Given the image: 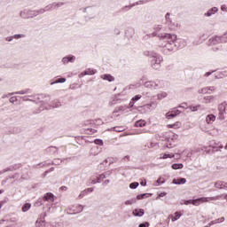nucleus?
Returning <instances> with one entry per match:
<instances>
[{
    "label": "nucleus",
    "instance_id": "nucleus-1",
    "mask_svg": "<svg viewBox=\"0 0 227 227\" xmlns=\"http://www.w3.org/2000/svg\"><path fill=\"white\" fill-rule=\"evenodd\" d=\"M160 38L167 42L160 45L161 47V52L166 56H169L175 49H184V47L187 46V42L184 39H178L176 35L162 34L160 35Z\"/></svg>",
    "mask_w": 227,
    "mask_h": 227
},
{
    "label": "nucleus",
    "instance_id": "nucleus-2",
    "mask_svg": "<svg viewBox=\"0 0 227 227\" xmlns=\"http://www.w3.org/2000/svg\"><path fill=\"white\" fill-rule=\"evenodd\" d=\"M144 56L151 58V67L153 70H159L160 68V63L163 61L162 56L150 51H144Z\"/></svg>",
    "mask_w": 227,
    "mask_h": 227
},
{
    "label": "nucleus",
    "instance_id": "nucleus-3",
    "mask_svg": "<svg viewBox=\"0 0 227 227\" xmlns=\"http://www.w3.org/2000/svg\"><path fill=\"white\" fill-rule=\"evenodd\" d=\"M144 86L148 90H162L164 88V81L159 79L148 81L144 83Z\"/></svg>",
    "mask_w": 227,
    "mask_h": 227
},
{
    "label": "nucleus",
    "instance_id": "nucleus-4",
    "mask_svg": "<svg viewBox=\"0 0 227 227\" xmlns=\"http://www.w3.org/2000/svg\"><path fill=\"white\" fill-rule=\"evenodd\" d=\"M218 120L222 121L227 120V103L223 102L218 105Z\"/></svg>",
    "mask_w": 227,
    "mask_h": 227
},
{
    "label": "nucleus",
    "instance_id": "nucleus-5",
    "mask_svg": "<svg viewBox=\"0 0 227 227\" xmlns=\"http://www.w3.org/2000/svg\"><path fill=\"white\" fill-rule=\"evenodd\" d=\"M215 200V197H201L196 200H192V205H194L195 207H200V205H201V203H207V201H214Z\"/></svg>",
    "mask_w": 227,
    "mask_h": 227
},
{
    "label": "nucleus",
    "instance_id": "nucleus-6",
    "mask_svg": "<svg viewBox=\"0 0 227 227\" xmlns=\"http://www.w3.org/2000/svg\"><path fill=\"white\" fill-rule=\"evenodd\" d=\"M223 42H227V40H224L223 36L215 35L209 38L207 42V45L209 46L219 45V43H223Z\"/></svg>",
    "mask_w": 227,
    "mask_h": 227
},
{
    "label": "nucleus",
    "instance_id": "nucleus-7",
    "mask_svg": "<svg viewBox=\"0 0 227 227\" xmlns=\"http://www.w3.org/2000/svg\"><path fill=\"white\" fill-rule=\"evenodd\" d=\"M83 13H86L85 19H89L91 20V19H95V8L89 6L82 10Z\"/></svg>",
    "mask_w": 227,
    "mask_h": 227
},
{
    "label": "nucleus",
    "instance_id": "nucleus-8",
    "mask_svg": "<svg viewBox=\"0 0 227 227\" xmlns=\"http://www.w3.org/2000/svg\"><path fill=\"white\" fill-rule=\"evenodd\" d=\"M160 35H168V33H157V31H153L152 34H148L145 35V38H153L155 36H157L158 38H160V44L159 46L160 47L161 43H167L168 41H164L160 38Z\"/></svg>",
    "mask_w": 227,
    "mask_h": 227
},
{
    "label": "nucleus",
    "instance_id": "nucleus-9",
    "mask_svg": "<svg viewBox=\"0 0 227 227\" xmlns=\"http://www.w3.org/2000/svg\"><path fill=\"white\" fill-rule=\"evenodd\" d=\"M36 100L43 102V104H49V102H51V96L47 94H40L37 95Z\"/></svg>",
    "mask_w": 227,
    "mask_h": 227
},
{
    "label": "nucleus",
    "instance_id": "nucleus-10",
    "mask_svg": "<svg viewBox=\"0 0 227 227\" xmlns=\"http://www.w3.org/2000/svg\"><path fill=\"white\" fill-rule=\"evenodd\" d=\"M182 112L176 108H174L171 112L166 114L167 120H172V118H176Z\"/></svg>",
    "mask_w": 227,
    "mask_h": 227
},
{
    "label": "nucleus",
    "instance_id": "nucleus-11",
    "mask_svg": "<svg viewBox=\"0 0 227 227\" xmlns=\"http://www.w3.org/2000/svg\"><path fill=\"white\" fill-rule=\"evenodd\" d=\"M61 6H65V3H63V2H58V3L54 2V3L50 4L49 5H47L46 8H48V9H46V10H50V12H51V10H58V8H61Z\"/></svg>",
    "mask_w": 227,
    "mask_h": 227
},
{
    "label": "nucleus",
    "instance_id": "nucleus-12",
    "mask_svg": "<svg viewBox=\"0 0 227 227\" xmlns=\"http://www.w3.org/2000/svg\"><path fill=\"white\" fill-rule=\"evenodd\" d=\"M75 61V56L69 55L62 59L63 65H68V63H74Z\"/></svg>",
    "mask_w": 227,
    "mask_h": 227
},
{
    "label": "nucleus",
    "instance_id": "nucleus-13",
    "mask_svg": "<svg viewBox=\"0 0 227 227\" xmlns=\"http://www.w3.org/2000/svg\"><path fill=\"white\" fill-rule=\"evenodd\" d=\"M97 74V69L88 68L80 74V77H84V75H95Z\"/></svg>",
    "mask_w": 227,
    "mask_h": 227
},
{
    "label": "nucleus",
    "instance_id": "nucleus-14",
    "mask_svg": "<svg viewBox=\"0 0 227 227\" xmlns=\"http://www.w3.org/2000/svg\"><path fill=\"white\" fill-rule=\"evenodd\" d=\"M215 187L216 189H224L225 191H227V183L224 181H216L215 183Z\"/></svg>",
    "mask_w": 227,
    "mask_h": 227
},
{
    "label": "nucleus",
    "instance_id": "nucleus-15",
    "mask_svg": "<svg viewBox=\"0 0 227 227\" xmlns=\"http://www.w3.org/2000/svg\"><path fill=\"white\" fill-rule=\"evenodd\" d=\"M135 217H143L145 215V209L143 208H136L132 212Z\"/></svg>",
    "mask_w": 227,
    "mask_h": 227
},
{
    "label": "nucleus",
    "instance_id": "nucleus-16",
    "mask_svg": "<svg viewBox=\"0 0 227 227\" xmlns=\"http://www.w3.org/2000/svg\"><path fill=\"white\" fill-rule=\"evenodd\" d=\"M104 121L102 119H97L95 121L90 120L85 122V125H103Z\"/></svg>",
    "mask_w": 227,
    "mask_h": 227
},
{
    "label": "nucleus",
    "instance_id": "nucleus-17",
    "mask_svg": "<svg viewBox=\"0 0 227 227\" xmlns=\"http://www.w3.org/2000/svg\"><path fill=\"white\" fill-rule=\"evenodd\" d=\"M217 12H219V9L217 7H212L204 15L205 17H212V15H215Z\"/></svg>",
    "mask_w": 227,
    "mask_h": 227
},
{
    "label": "nucleus",
    "instance_id": "nucleus-18",
    "mask_svg": "<svg viewBox=\"0 0 227 227\" xmlns=\"http://www.w3.org/2000/svg\"><path fill=\"white\" fill-rule=\"evenodd\" d=\"M28 93H32L31 89H25L23 90L11 92L9 93V95H27Z\"/></svg>",
    "mask_w": 227,
    "mask_h": 227
},
{
    "label": "nucleus",
    "instance_id": "nucleus-19",
    "mask_svg": "<svg viewBox=\"0 0 227 227\" xmlns=\"http://www.w3.org/2000/svg\"><path fill=\"white\" fill-rule=\"evenodd\" d=\"M43 201H50L51 203L54 202V194L51 192H47L43 196Z\"/></svg>",
    "mask_w": 227,
    "mask_h": 227
},
{
    "label": "nucleus",
    "instance_id": "nucleus-20",
    "mask_svg": "<svg viewBox=\"0 0 227 227\" xmlns=\"http://www.w3.org/2000/svg\"><path fill=\"white\" fill-rule=\"evenodd\" d=\"M215 100V96L204 97L203 104H212Z\"/></svg>",
    "mask_w": 227,
    "mask_h": 227
},
{
    "label": "nucleus",
    "instance_id": "nucleus-21",
    "mask_svg": "<svg viewBox=\"0 0 227 227\" xmlns=\"http://www.w3.org/2000/svg\"><path fill=\"white\" fill-rule=\"evenodd\" d=\"M185 182H187V179H185L184 177H180L178 179H174L172 184H175V185H182V184H185Z\"/></svg>",
    "mask_w": 227,
    "mask_h": 227
},
{
    "label": "nucleus",
    "instance_id": "nucleus-22",
    "mask_svg": "<svg viewBox=\"0 0 227 227\" xmlns=\"http://www.w3.org/2000/svg\"><path fill=\"white\" fill-rule=\"evenodd\" d=\"M101 79H103L104 81H108V82H113V81H114V76L109 74H106L101 75Z\"/></svg>",
    "mask_w": 227,
    "mask_h": 227
},
{
    "label": "nucleus",
    "instance_id": "nucleus-23",
    "mask_svg": "<svg viewBox=\"0 0 227 227\" xmlns=\"http://www.w3.org/2000/svg\"><path fill=\"white\" fill-rule=\"evenodd\" d=\"M206 121L208 125L214 123V121H215V115L214 114H208L206 117Z\"/></svg>",
    "mask_w": 227,
    "mask_h": 227
},
{
    "label": "nucleus",
    "instance_id": "nucleus-24",
    "mask_svg": "<svg viewBox=\"0 0 227 227\" xmlns=\"http://www.w3.org/2000/svg\"><path fill=\"white\" fill-rule=\"evenodd\" d=\"M63 82H67V78H64V77L58 78L54 82H51V86H54V84H59Z\"/></svg>",
    "mask_w": 227,
    "mask_h": 227
},
{
    "label": "nucleus",
    "instance_id": "nucleus-25",
    "mask_svg": "<svg viewBox=\"0 0 227 227\" xmlns=\"http://www.w3.org/2000/svg\"><path fill=\"white\" fill-rule=\"evenodd\" d=\"M62 162H63V160L57 158V159H54L51 163H48L47 166H51V164H52L53 166H59L61 165Z\"/></svg>",
    "mask_w": 227,
    "mask_h": 227
},
{
    "label": "nucleus",
    "instance_id": "nucleus-26",
    "mask_svg": "<svg viewBox=\"0 0 227 227\" xmlns=\"http://www.w3.org/2000/svg\"><path fill=\"white\" fill-rule=\"evenodd\" d=\"M20 16L21 19H29V11L27 10H23L20 12Z\"/></svg>",
    "mask_w": 227,
    "mask_h": 227
},
{
    "label": "nucleus",
    "instance_id": "nucleus-27",
    "mask_svg": "<svg viewBox=\"0 0 227 227\" xmlns=\"http://www.w3.org/2000/svg\"><path fill=\"white\" fill-rule=\"evenodd\" d=\"M152 193H141L137 196V200H145V198H150Z\"/></svg>",
    "mask_w": 227,
    "mask_h": 227
},
{
    "label": "nucleus",
    "instance_id": "nucleus-28",
    "mask_svg": "<svg viewBox=\"0 0 227 227\" xmlns=\"http://www.w3.org/2000/svg\"><path fill=\"white\" fill-rule=\"evenodd\" d=\"M116 169L118 168H113L103 173V175H105V178H109V176H111V175L114 174V171H116Z\"/></svg>",
    "mask_w": 227,
    "mask_h": 227
},
{
    "label": "nucleus",
    "instance_id": "nucleus-29",
    "mask_svg": "<svg viewBox=\"0 0 227 227\" xmlns=\"http://www.w3.org/2000/svg\"><path fill=\"white\" fill-rule=\"evenodd\" d=\"M146 125V121L144 120H139L135 122V127H145Z\"/></svg>",
    "mask_w": 227,
    "mask_h": 227
},
{
    "label": "nucleus",
    "instance_id": "nucleus-30",
    "mask_svg": "<svg viewBox=\"0 0 227 227\" xmlns=\"http://www.w3.org/2000/svg\"><path fill=\"white\" fill-rule=\"evenodd\" d=\"M46 152L48 153H56V152H58V147L56 146H50L46 149Z\"/></svg>",
    "mask_w": 227,
    "mask_h": 227
},
{
    "label": "nucleus",
    "instance_id": "nucleus-31",
    "mask_svg": "<svg viewBox=\"0 0 227 227\" xmlns=\"http://www.w3.org/2000/svg\"><path fill=\"white\" fill-rule=\"evenodd\" d=\"M172 169H183L184 168V164L182 163H174L171 166Z\"/></svg>",
    "mask_w": 227,
    "mask_h": 227
},
{
    "label": "nucleus",
    "instance_id": "nucleus-32",
    "mask_svg": "<svg viewBox=\"0 0 227 227\" xmlns=\"http://www.w3.org/2000/svg\"><path fill=\"white\" fill-rule=\"evenodd\" d=\"M45 12H51V10H49V8H47V6L44 9H40L35 11L36 15H42L43 13H45Z\"/></svg>",
    "mask_w": 227,
    "mask_h": 227
},
{
    "label": "nucleus",
    "instance_id": "nucleus-33",
    "mask_svg": "<svg viewBox=\"0 0 227 227\" xmlns=\"http://www.w3.org/2000/svg\"><path fill=\"white\" fill-rule=\"evenodd\" d=\"M137 200L136 198L130 199L129 200H126L124 202L125 205L129 206V205H134V203H137Z\"/></svg>",
    "mask_w": 227,
    "mask_h": 227
},
{
    "label": "nucleus",
    "instance_id": "nucleus-34",
    "mask_svg": "<svg viewBox=\"0 0 227 227\" xmlns=\"http://www.w3.org/2000/svg\"><path fill=\"white\" fill-rule=\"evenodd\" d=\"M168 129H179L180 128V122H175L174 124H168Z\"/></svg>",
    "mask_w": 227,
    "mask_h": 227
},
{
    "label": "nucleus",
    "instance_id": "nucleus-35",
    "mask_svg": "<svg viewBox=\"0 0 227 227\" xmlns=\"http://www.w3.org/2000/svg\"><path fill=\"white\" fill-rule=\"evenodd\" d=\"M31 208V203H26L22 207V212H27Z\"/></svg>",
    "mask_w": 227,
    "mask_h": 227
},
{
    "label": "nucleus",
    "instance_id": "nucleus-36",
    "mask_svg": "<svg viewBox=\"0 0 227 227\" xmlns=\"http://www.w3.org/2000/svg\"><path fill=\"white\" fill-rule=\"evenodd\" d=\"M141 111L144 113H150L152 110L150 109V106L148 105H145L141 106Z\"/></svg>",
    "mask_w": 227,
    "mask_h": 227
},
{
    "label": "nucleus",
    "instance_id": "nucleus-37",
    "mask_svg": "<svg viewBox=\"0 0 227 227\" xmlns=\"http://www.w3.org/2000/svg\"><path fill=\"white\" fill-rule=\"evenodd\" d=\"M165 20H166V22H167V24H168V26H169V24H171V13H169V12H167V14L165 15Z\"/></svg>",
    "mask_w": 227,
    "mask_h": 227
},
{
    "label": "nucleus",
    "instance_id": "nucleus-38",
    "mask_svg": "<svg viewBox=\"0 0 227 227\" xmlns=\"http://www.w3.org/2000/svg\"><path fill=\"white\" fill-rule=\"evenodd\" d=\"M52 107L54 108L61 107V102L59 100L52 101Z\"/></svg>",
    "mask_w": 227,
    "mask_h": 227
},
{
    "label": "nucleus",
    "instance_id": "nucleus-39",
    "mask_svg": "<svg viewBox=\"0 0 227 227\" xmlns=\"http://www.w3.org/2000/svg\"><path fill=\"white\" fill-rule=\"evenodd\" d=\"M175 157L174 153H164L163 156L161 157V159H173Z\"/></svg>",
    "mask_w": 227,
    "mask_h": 227
},
{
    "label": "nucleus",
    "instance_id": "nucleus-40",
    "mask_svg": "<svg viewBox=\"0 0 227 227\" xmlns=\"http://www.w3.org/2000/svg\"><path fill=\"white\" fill-rule=\"evenodd\" d=\"M139 187V183L137 182H133L129 184V189H137Z\"/></svg>",
    "mask_w": 227,
    "mask_h": 227
},
{
    "label": "nucleus",
    "instance_id": "nucleus-41",
    "mask_svg": "<svg viewBox=\"0 0 227 227\" xmlns=\"http://www.w3.org/2000/svg\"><path fill=\"white\" fill-rule=\"evenodd\" d=\"M179 217H182V215H180V213L178 212L175 213V216L171 219L172 223H175V221H178Z\"/></svg>",
    "mask_w": 227,
    "mask_h": 227
},
{
    "label": "nucleus",
    "instance_id": "nucleus-42",
    "mask_svg": "<svg viewBox=\"0 0 227 227\" xmlns=\"http://www.w3.org/2000/svg\"><path fill=\"white\" fill-rule=\"evenodd\" d=\"M95 145H98V146H103L104 145V140L97 138L94 140Z\"/></svg>",
    "mask_w": 227,
    "mask_h": 227
},
{
    "label": "nucleus",
    "instance_id": "nucleus-43",
    "mask_svg": "<svg viewBox=\"0 0 227 227\" xmlns=\"http://www.w3.org/2000/svg\"><path fill=\"white\" fill-rule=\"evenodd\" d=\"M129 10H132V5H125L121 8L120 12H129Z\"/></svg>",
    "mask_w": 227,
    "mask_h": 227
},
{
    "label": "nucleus",
    "instance_id": "nucleus-44",
    "mask_svg": "<svg viewBox=\"0 0 227 227\" xmlns=\"http://www.w3.org/2000/svg\"><path fill=\"white\" fill-rule=\"evenodd\" d=\"M102 180H106V175H104V174H101V175H99V176L97 177L98 184H100L102 182Z\"/></svg>",
    "mask_w": 227,
    "mask_h": 227
},
{
    "label": "nucleus",
    "instance_id": "nucleus-45",
    "mask_svg": "<svg viewBox=\"0 0 227 227\" xmlns=\"http://www.w3.org/2000/svg\"><path fill=\"white\" fill-rule=\"evenodd\" d=\"M28 14H29V19L37 17L36 11H28Z\"/></svg>",
    "mask_w": 227,
    "mask_h": 227
},
{
    "label": "nucleus",
    "instance_id": "nucleus-46",
    "mask_svg": "<svg viewBox=\"0 0 227 227\" xmlns=\"http://www.w3.org/2000/svg\"><path fill=\"white\" fill-rule=\"evenodd\" d=\"M146 105L149 106L151 111L152 109H155L157 107V103L155 102H151L150 104H146Z\"/></svg>",
    "mask_w": 227,
    "mask_h": 227
},
{
    "label": "nucleus",
    "instance_id": "nucleus-47",
    "mask_svg": "<svg viewBox=\"0 0 227 227\" xmlns=\"http://www.w3.org/2000/svg\"><path fill=\"white\" fill-rule=\"evenodd\" d=\"M199 93H202V94H207V93H210L208 92V89L207 87L202 88L201 90H199Z\"/></svg>",
    "mask_w": 227,
    "mask_h": 227
},
{
    "label": "nucleus",
    "instance_id": "nucleus-48",
    "mask_svg": "<svg viewBox=\"0 0 227 227\" xmlns=\"http://www.w3.org/2000/svg\"><path fill=\"white\" fill-rule=\"evenodd\" d=\"M113 130H114V132H123V127H114Z\"/></svg>",
    "mask_w": 227,
    "mask_h": 227
},
{
    "label": "nucleus",
    "instance_id": "nucleus-49",
    "mask_svg": "<svg viewBox=\"0 0 227 227\" xmlns=\"http://www.w3.org/2000/svg\"><path fill=\"white\" fill-rule=\"evenodd\" d=\"M43 199H39L36 202H35V205H37V207H42V205H43Z\"/></svg>",
    "mask_w": 227,
    "mask_h": 227
},
{
    "label": "nucleus",
    "instance_id": "nucleus-50",
    "mask_svg": "<svg viewBox=\"0 0 227 227\" xmlns=\"http://www.w3.org/2000/svg\"><path fill=\"white\" fill-rule=\"evenodd\" d=\"M17 100H19L18 99V97H12V98H10V99H9V102L11 103V104H15V102H17Z\"/></svg>",
    "mask_w": 227,
    "mask_h": 227
},
{
    "label": "nucleus",
    "instance_id": "nucleus-51",
    "mask_svg": "<svg viewBox=\"0 0 227 227\" xmlns=\"http://www.w3.org/2000/svg\"><path fill=\"white\" fill-rule=\"evenodd\" d=\"M12 36H13V38L15 40H19L20 38H24V35H22V34H16V35H12Z\"/></svg>",
    "mask_w": 227,
    "mask_h": 227
},
{
    "label": "nucleus",
    "instance_id": "nucleus-52",
    "mask_svg": "<svg viewBox=\"0 0 227 227\" xmlns=\"http://www.w3.org/2000/svg\"><path fill=\"white\" fill-rule=\"evenodd\" d=\"M144 3H145V1H143V0H140V1H138V2H136V3H134V4H131V8H134V6H137V5H139V4H144Z\"/></svg>",
    "mask_w": 227,
    "mask_h": 227
},
{
    "label": "nucleus",
    "instance_id": "nucleus-53",
    "mask_svg": "<svg viewBox=\"0 0 227 227\" xmlns=\"http://www.w3.org/2000/svg\"><path fill=\"white\" fill-rule=\"evenodd\" d=\"M141 95H136L135 97L132 98V101H134L135 103L137 102V100H141Z\"/></svg>",
    "mask_w": 227,
    "mask_h": 227
},
{
    "label": "nucleus",
    "instance_id": "nucleus-54",
    "mask_svg": "<svg viewBox=\"0 0 227 227\" xmlns=\"http://www.w3.org/2000/svg\"><path fill=\"white\" fill-rule=\"evenodd\" d=\"M13 132H14V134H19V133L22 132V129L20 127L13 128Z\"/></svg>",
    "mask_w": 227,
    "mask_h": 227
},
{
    "label": "nucleus",
    "instance_id": "nucleus-55",
    "mask_svg": "<svg viewBox=\"0 0 227 227\" xmlns=\"http://www.w3.org/2000/svg\"><path fill=\"white\" fill-rule=\"evenodd\" d=\"M116 104H118V98H116L109 102V106H116Z\"/></svg>",
    "mask_w": 227,
    "mask_h": 227
},
{
    "label": "nucleus",
    "instance_id": "nucleus-56",
    "mask_svg": "<svg viewBox=\"0 0 227 227\" xmlns=\"http://www.w3.org/2000/svg\"><path fill=\"white\" fill-rule=\"evenodd\" d=\"M84 210V206H82V205H78L77 206V213L79 214V213H81V212H82Z\"/></svg>",
    "mask_w": 227,
    "mask_h": 227
},
{
    "label": "nucleus",
    "instance_id": "nucleus-57",
    "mask_svg": "<svg viewBox=\"0 0 227 227\" xmlns=\"http://www.w3.org/2000/svg\"><path fill=\"white\" fill-rule=\"evenodd\" d=\"M218 223H220V222H219V219H216V220H215V221H211V222L208 223V225L206 226V227H210V226H212L213 224H217Z\"/></svg>",
    "mask_w": 227,
    "mask_h": 227
},
{
    "label": "nucleus",
    "instance_id": "nucleus-58",
    "mask_svg": "<svg viewBox=\"0 0 227 227\" xmlns=\"http://www.w3.org/2000/svg\"><path fill=\"white\" fill-rule=\"evenodd\" d=\"M218 223H220V222H219V219H216V220H215V221H211V222L208 223V225L206 226V227H210V226H212L213 224H217Z\"/></svg>",
    "mask_w": 227,
    "mask_h": 227
},
{
    "label": "nucleus",
    "instance_id": "nucleus-59",
    "mask_svg": "<svg viewBox=\"0 0 227 227\" xmlns=\"http://www.w3.org/2000/svg\"><path fill=\"white\" fill-rule=\"evenodd\" d=\"M138 227H150V223L145 222L138 225Z\"/></svg>",
    "mask_w": 227,
    "mask_h": 227
},
{
    "label": "nucleus",
    "instance_id": "nucleus-60",
    "mask_svg": "<svg viewBox=\"0 0 227 227\" xmlns=\"http://www.w3.org/2000/svg\"><path fill=\"white\" fill-rule=\"evenodd\" d=\"M215 79H223L224 77V73H219L215 75Z\"/></svg>",
    "mask_w": 227,
    "mask_h": 227
},
{
    "label": "nucleus",
    "instance_id": "nucleus-61",
    "mask_svg": "<svg viewBox=\"0 0 227 227\" xmlns=\"http://www.w3.org/2000/svg\"><path fill=\"white\" fill-rule=\"evenodd\" d=\"M86 192L83 191V192H81V193L79 194L78 198H80V200H82V198L85 197L86 196Z\"/></svg>",
    "mask_w": 227,
    "mask_h": 227
},
{
    "label": "nucleus",
    "instance_id": "nucleus-62",
    "mask_svg": "<svg viewBox=\"0 0 227 227\" xmlns=\"http://www.w3.org/2000/svg\"><path fill=\"white\" fill-rule=\"evenodd\" d=\"M189 109L195 113V111H198V106H189Z\"/></svg>",
    "mask_w": 227,
    "mask_h": 227
},
{
    "label": "nucleus",
    "instance_id": "nucleus-63",
    "mask_svg": "<svg viewBox=\"0 0 227 227\" xmlns=\"http://www.w3.org/2000/svg\"><path fill=\"white\" fill-rule=\"evenodd\" d=\"M84 191H85V193L88 194V192H93L94 189L93 188H87Z\"/></svg>",
    "mask_w": 227,
    "mask_h": 227
},
{
    "label": "nucleus",
    "instance_id": "nucleus-64",
    "mask_svg": "<svg viewBox=\"0 0 227 227\" xmlns=\"http://www.w3.org/2000/svg\"><path fill=\"white\" fill-rule=\"evenodd\" d=\"M221 10H222V12H227L226 4H223V5L221 6Z\"/></svg>",
    "mask_w": 227,
    "mask_h": 227
}]
</instances>
